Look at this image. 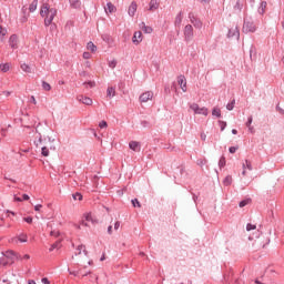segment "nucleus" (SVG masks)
<instances>
[{"instance_id": "obj_59", "label": "nucleus", "mask_w": 284, "mask_h": 284, "mask_svg": "<svg viewBox=\"0 0 284 284\" xmlns=\"http://www.w3.org/2000/svg\"><path fill=\"white\" fill-rule=\"evenodd\" d=\"M226 125H227V123L223 122V123H222V126H221V130H222V131L225 130Z\"/></svg>"}, {"instance_id": "obj_25", "label": "nucleus", "mask_w": 284, "mask_h": 284, "mask_svg": "<svg viewBox=\"0 0 284 284\" xmlns=\"http://www.w3.org/2000/svg\"><path fill=\"white\" fill-rule=\"evenodd\" d=\"M242 168L252 172V162L248 160H245V162L242 164Z\"/></svg>"}, {"instance_id": "obj_48", "label": "nucleus", "mask_w": 284, "mask_h": 284, "mask_svg": "<svg viewBox=\"0 0 284 284\" xmlns=\"http://www.w3.org/2000/svg\"><path fill=\"white\" fill-rule=\"evenodd\" d=\"M11 94H12L11 91H3V92H2V95H3V97H10Z\"/></svg>"}, {"instance_id": "obj_28", "label": "nucleus", "mask_w": 284, "mask_h": 284, "mask_svg": "<svg viewBox=\"0 0 284 284\" xmlns=\"http://www.w3.org/2000/svg\"><path fill=\"white\" fill-rule=\"evenodd\" d=\"M116 94V91L114 90V88L110 87L106 90V95L112 99V97H114Z\"/></svg>"}, {"instance_id": "obj_44", "label": "nucleus", "mask_w": 284, "mask_h": 284, "mask_svg": "<svg viewBox=\"0 0 284 284\" xmlns=\"http://www.w3.org/2000/svg\"><path fill=\"white\" fill-rule=\"evenodd\" d=\"M82 57L83 59H92V54H90V52H84Z\"/></svg>"}, {"instance_id": "obj_21", "label": "nucleus", "mask_w": 284, "mask_h": 284, "mask_svg": "<svg viewBox=\"0 0 284 284\" xmlns=\"http://www.w3.org/2000/svg\"><path fill=\"white\" fill-rule=\"evenodd\" d=\"M38 6H39V1L33 0V1L30 3V6H29V11H30V12H36Z\"/></svg>"}, {"instance_id": "obj_47", "label": "nucleus", "mask_w": 284, "mask_h": 284, "mask_svg": "<svg viewBox=\"0 0 284 284\" xmlns=\"http://www.w3.org/2000/svg\"><path fill=\"white\" fill-rule=\"evenodd\" d=\"M41 207H43V205L37 204V205L34 206V211H36V212H41Z\"/></svg>"}, {"instance_id": "obj_41", "label": "nucleus", "mask_w": 284, "mask_h": 284, "mask_svg": "<svg viewBox=\"0 0 284 284\" xmlns=\"http://www.w3.org/2000/svg\"><path fill=\"white\" fill-rule=\"evenodd\" d=\"M109 68H112V69L116 68V60L110 61L109 62Z\"/></svg>"}, {"instance_id": "obj_27", "label": "nucleus", "mask_w": 284, "mask_h": 284, "mask_svg": "<svg viewBox=\"0 0 284 284\" xmlns=\"http://www.w3.org/2000/svg\"><path fill=\"white\" fill-rule=\"evenodd\" d=\"M71 8H81V1L79 0H69Z\"/></svg>"}, {"instance_id": "obj_37", "label": "nucleus", "mask_w": 284, "mask_h": 284, "mask_svg": "<svg viewBox=\"0 0 284 284\" xmlns=\"http://www.w3.org/2000/svg\"><path fill=\"white\" fill-rule=\"evenodd\" d=\"M132 205H133V207H141V203L139 202V200L138 199H134V200H132Z\"/></svg>"}, {"instance_id": "obj_26", "label": "nucleus", "mask_w": 284, "mask_h": 284, "mask_svg": "<svg viewBox=\"0 0 284 284\" xmlns=\"http://www.w3.org/2000/svg\"><path fill=\"white\" fill-rule=\"evenodd\" d=\"M8 263L10 262L8 261V257H6V253H1L0 265H8Z\"/></svg>"}, {"instance_id": "obj_61", "label": "nucleus", "mask_w": 284, "mask_h": 284, "mask_svg": "<svg viewBox=\"0 0 284 284\" xmlns=\"http://www.w3.org/2000/svg\"><path fill=\"white\" fill-rule=\"evenodd\" d=\"M108 234H112V226L108 227Z\"/></svg>"}, {"instance_id": "obj_19", "label": "nucleus", "mask_w": 284, "mask_h": 284, "mask_svg": "<svg viewBox=\"0 0 284 284\" xmlns=\"http://www.w3.org/2000/svg\"><path fill=\"white\" fill-rule=\"evenodd\" d=\"M140 28L141 30H143V32H145V34H152V27L145 26V22H142Z\"/></svg>"}, {"instance_id": "obj_5", "label": "nucleus", "mask_w": 284, "mask_h": 284, "mask_svg": "<svg viewBox=\"0 0 284 284\" xmlns=\"http://www.w3.org/2000/svg\"><path fill=\"white\" fill-rule=\"evenodd\" d=\"M152 99H154V92L146 91L140 95L139 101L140 103H148V101H152Z\"/></svg>"}, {"instance_id": "obj_52", "label": "nucleus", "mask_w": 284, "mask_h": 284, "mask_svg": "<svg viewBox=\"0 0 284 284\" xmlns=\"http://www.w3.org/2000/svg\"><path fill=\"white\" fill-rule=\"evenodd\" d=\"M22 199H23V201H30V195L23 194V195H22Z\"/></svg>"}, {"instance_id": "obj_40", "label": "nucleus", "mask_w": 284, "mask_h": 284, "mask_svg": "<svg viewBox=\"0 0 284 284\" xmlns=\"http://www.w3.org/2000/svg\"><path fill=\"white\" fill-rule=\"evenodd\" d=\"M60 243L61 242H55L54 244H52L50 252H52V250H57V247H61Z\"/></svg>"}, {"instance_id": "obj_6", "label": "nucleus", "mask_w": 284, "mask_h": 284, "mask_svg": "<svg viewBox=\"0 0 284 284\" xmlns=\"http://www.w3.org/2000/svg\"><path fill=\"white\" fill-rule=\"evenodd\" d=\"M178 84L180 85L182 92H187V79H185V75L178 77Z\"/></svg>"}, {"instance_id": "obj_60", "label": "nucleus", "mask_w": 284, "mask_h": 284, "mask_svg": "<svg viewBox=\"0 0 284 284\" xmlns=\"http://www.w3.org/2000/svg\"><path fill=\"white\" fill-rule=\"evenodd\" d=\"M28 284H37V282H34V280H29Z\"/></svg>"}, {"instance_id": "obj_55", "label": "nucleus", "mask_w": 284, "mask_h": 284, "mask_svg": "<svg viewBox=\"0 0 284 284\" xmlns=\"http://www.w3.org/2000/svg\"><path fill=\"white\" fill-rule=\"evenodd\" d=\"M51 236H59V232L58 231H52Z\"/></svg>"}, {"instance_id": "obj_18", "label": "nucleus", "mask_w": 284, "mask_h": 284, "mask_svg": "<svg viewBox=\"0 0 284 284\" xmlns=\"http://www.w3.org/2000/svg\"><path fill=\"white\" fill-rule=\"evenodd\" d=\"M149 10L151 12H154V10H159V1L156 0H151L149 4Z\"/></svg>"}, {"instance_id": "obj_62", "label": "nucleus", "mask_w": 284, "mask_h": 284, "mask_svg": "<svg viewBox=\"0 0 284 284\" xmlns=\"http://www.w3.org/2000/svg\"><path fill=\"white\" fill-rule=\"evenodd\" d=\"M14 201H18L19 203H21V197L14 196Z\"/></svg>"}, {"instance_id": "obj_12", "label": "nucleus", "mask_w": 284, "mask_h": 284, "mask_svg": "<svg viewBox=\"0 0 284 284\" xmlns=\"http://www.w3.org/2000/svg\"><path fill=\"white\" fill-rule=\"evenodd\" d=\"M12 243H28V235L20 234L18 237L12 239Z\"/></svg>"}, {"instance_id": "obj_10", "label": "nucleus", "mask_w": 284, "mask_h": 284, "mask_svg": "<svg viewBox=\"0 0 284 284\" xmlns=\"http://www.w3.org/2000/svg\"><path fill=\"white\" fill-rule=\"evenodd\" d=\"M4 256L7 257V261L9 263H14V260L19 258V256H17V253H14V251H7L4 253Z\"/></svg>"}, {"instance_id": "obj_35", "label": "nucleus", "mask_w": 284, "mask_h": 284, "mask_svg": "<svg viewBox=\"0 0 284 284\" xmlns=\"http://www.w3.org/2000/svg\"><path fill=\"white\" fill-rule=\"evenodd\" d=\"M6 34H8V30L3 29V27L0 26V37L3 39V37H6Z\"/></svg>"}, {"instance_id": "obj_49", "label": "nucleus", "mask_w": 284, "mask_h": 284, "mask_svg": "<svg viewBox=\"0 0 284 284\" xmlns=\"http://www.w3.org/2000/svg\"><path fill=\"white\" fill-rule=\"evenodd\" d=\"M250 126H252V116H250L246 122V128H250Z\"/></svg>"}, {"instance_id": "obj_9", "label": "nucleus", "mask_w": 284, "mask_h": 284, "mask_svg": "<svg viewBox=\"0 0 284 284\" xmlns=\"http://www.w3.org/2000/svg\"><path fill=\"white\" fill-rule=\"evenodd\" d=\"M143 41V33L141 31H135L132 38L134 45H139Z\"/></svg>"}, {"instance_id": "obj_11", "label": "nucleus", "mask_w": 284, "mask_h": 284, "mask_svg": "<svg viewBox=\"0 0 284 284\" xmlns=\"http://www.w3.org/2000/svg\"><path fill=\"white\" fill-rule=\"evenodd\" d=\"M77 101L83 103L84 105H92V99L84 95H78Z\"/></svg>"}, {"instance_id": "obj_43", "label": "nucleus", "mask_w": 284, "mask_h": 284, "mask_svg": "<svg viewBox=\"0 0 284 284\" xmlns=\"http://www.w3.org/2000/svg\"><path fill=\"white\" fill-rule=\"evenodd\" d=\"M248 203H250V200H244L240 202V207H245V205H247Z\"/></svg>"}, {"instance_id": "obj_15", "label": "nucleus", "mask_w": 284, "mask_h": 284, "mask_svg": "<svg viewBox=\"0 0 284 284\" xmlns=\"http://www.w3.org/2000/svg\"><path fill=\"white\" fill-rule=\"evenodd\" d=\"M136 9H138L136 2H132L128 10L129 16L134 17V14H136Z\"/></svg>"}, {"instance_id": "obj_24", "label": "nucleus", "mask_w": 284, "mask_h": 284, "mask_svg": "<svg viewBox=\"0 0 284 284\" xmlns=\"http://www.w3.org/2000/svg\"><path fill=\"white\" fill-rule=\"evenodd\" d=\"M181 23H183V13L180 12L176 17H175V26H181Z\"/></svg>"}, {"instance_id": "obj_2", "label": "nucleus", "mask_w": 284, "mask_h": 284, "mask_svg": "<svg viewBox=\"0 0 284 284\" xmlns=\"http://www.w3.org/2000/svg\"><path fill=\"white\" fill-rule=\"evenodd\" d=\"M75 256L78 257L79 263H83L88 261V250L85 248V245L81 244L75 248Z\"/></svg>"}, {"instance_id": "obj_54", "label": "nucleus", "mask_w": 284, "mask_h": 284, "mask_svg": "<svg viewBox=\"0 0 284 284\" xmlns=\"http://www.w3.org/2000/svg\"><path fill=\"white\" fill-rule=\"evenodd\" d=\"M42 283L43 284H50V281L47 277H44V278H42Z\"/></svg>"}, {"instance_id": "obj_38", "label": "nucleus", "mask_w": 284, "mask_h": 284, "mask_svg": "<svg viewBox=\"0 0 284 284\" xmlns=\"http://www.w3.org/2000/svg\"><path fill=\"white\" fill-rule=\"evenodd\" d=\"M18 258H20V261H30V254H24L22 257L18 256Z\"/></svg>"}, {"instance_id": "obj_58", "label": "nucleus", "mask_w": 284, "mask_h": 284, "mask_svg": "<svg viewBox=\"0 0 284 284\" xmlns=\"http://www.w3.org/2000/svg\"><path fill=\"white\" fill-rule=\"evenodd\" d=\"M242 176H247V169H243Z\"/></svg>"}, {"instance_id": "obj_42", "label": "nucleus", "mask_w": 284, "mask_h": 284, "mask_svg": "<svg viewBox=\"0 0 284 284\" xmlns=\"http://www.w3.org/2000/svg\"><path fill=\"white\" fill-rule=\"evenodd\" d=\"M237 150H239V148H236V146H231V148L229 149V152H230L231 154H235Z\"/></svg>"}, {"instance_id": "obj_20", "label": "nucleus", "mask_w": 284, "mask_h": 284, "mask_svg": "<svg viewBox=\"0 0 284 284\" xmlns=\"http://www.w3.org/2000/svg\"><path fill=\"white\" fill-rule=\"evenodd\" d=\"M20 68H21L22 72H26L27 74L32 73V68H30V65L27 64V63H22V64L20 65Z\"/></svg>"}, {"instance_id": "obj_53", "label": "nucleus", "mask_w": 284, "mask_h": 284, "mask_svg": "<svg viewBox=\"0 0 284 284\" xmlns=\"http://www.w3.org/2000/svg\"><path fill=\"white\" fill-rule=\"evenodd\" d=\"M31 101L33 105H37V99L34 98V95L31 97Z\"/></svg>"}, {"instance_id": "obj_3", "label": "nucleus", "mask_w": 284, "mask_h": 284, "mask_svg": "<svg viewBox=\"0 0 284 284\" xmlns=\"http://www.w3.org/2000/svg\"><path fill=\"white\" fill-rule=\"evenodd\" d=\"M189 112H193L194 114H202V116H207L209 114L207 108H201L197 103L189 104Z\"/></svg>"}, {"instance_id": "obj_23", "label": "nucleus", "mask_w": 284, "mask_h": 284, "mask_svg": "<svg viewBox=\"0 0 284 284\" xmlns=\"http://www.w3.org/2000/svg\"><path fill=\"white\" fill-rule=\"evenodd\" d=\"M87 50H89L90 52H92L94 54L97 52V47L94 45L93 42H88Z\"/></svg>"}, {"instance_id": "obj_1", "label": "nucleus", "mask_w": 284, "mask_h": 284, "mask_svg": "<svg viewBox=\"0 0 284 284\" xmlns=\"http://www.w3.org/2000/svg\"><path fill=\"white\" fill-rule=\"evenodd\" d=\"M40 14L44 19V26H51L57 17V9L50 8V4L44 3L41 7Z\"/></svg>"}, {"instance_id": "obj_31", "label": "nucleus", "mask_w": 284, "mask_h": 284, "mask_svg": "<svg viewBox=\"0 0 284 284\" xmlns=\"http://www.w3.org/2000/svg\"><path fill=\"white\" fill-rule=\"evenodd\" d=\"M213 116L221 118V109L214 108L212 111Z\"/></svg>"}, {"instance_id": "obj_32", "label": "nucleus", "mask_w": 284, "mask_h": 284, "mask_svg": "<svg viewBox=\"0 0 284 284\" xmlns=\"http://www.w3.org/2000/svg\"><path fill=\"white\" fill-rule=\"evenodd\" d=\"M73 199L74 201H83V195H81V193H75L73 194Z\"/></svg>"}, {"instance_id": "obj_39", "label": "nucleus", "mask_w": 284, "mask_h": 284, "mask_svg": "<svg viewBox=\"0 0 284 284\" xmlns=\"http://www.w3.org/2000/svg\"><path fill=\"white\" fill-rule=\"evenodd\" d=\"M234 103H235L234 100H233L231 103H229V104L226 105V110H230V111L234 110Z\"/></svg>"}, {"instance_id": "obj_56", "label": "nucleus", "mask_w": 284, "mask_h": 284, "mask_svg": "<svg viewBox=\"0 0 284 284\" xmlns=\"http://www.w3.org/2000/svg\"><path fill=\"white\" fill-rule=\"evenodd\" d=\"M220 165H225V158H222L221 160H220Z\"/></svg>"}, {"instance_id": "obj_57", "label": "nucleus", "mask_w": 284, "mask_h": 284, "mask_svg": "<svg viewBox=\"0 0 284 284\" xmlns=\"http://www.w3.org/2000/svg\"><path fill=\"white\" fill-rule=\"evenodd\" d=\"M201 139L202 141H205V139H207V135L205 133H201Z\"/></svg>"}, {"instance_id": "obj_36", "label": "nucleus", "mask_w": 284, "mask_h": 284, "mask_svg": "<svg viewBox=\"0 0 284 284\" xmlns=\"http://www.w3.org/2000/svg\"><path fill=\"white\" fill-rule=\"evenodd\" d=\"M252 230H256V225L248 223V224L246 225V231H247V232H252Z\"/></svg>"}, {"instance_id": "obj_34", "label": "nucleus", "mask_w": 284, "mask_h": 284, "mask_svg": "<svg viewBox=\"0 0 284 284\" xmlns=\"http://www.w3.org/2000/svg\"><path fill=\"white\" fill-rule=\"evenodd\" d=\"M42 156H50V150H48V148H42Z\"/></svg>"}, {"instance_id": "obj_8", "label": "nucleus", "mask_w": 284, "mask_h": 284, "mask_svg": "<svg viewBox=\"0 0 284 284\" xmlns=\"http://www.w3.org/2000/svg\"><path fill=\"white\" fill-rule=\"evenodd\" d=\"M9 45L12 48V50H17V48H19V36L12 34L9 38Z\"/></svg>"}, {"instance_id": "obj_14", "label": "nucleus", "mask_w": 284, "mask_h": 284, "mask_svg": "<svg viewBox=\"0 0 284 284\" xmlns=\"http://www.w3.org/2000/svg\"><path fill=\"white\" fill-rule=\"evenodd\" d=\"M129 148L130 150H133V152H141V145L136 141H131Z\"/></svg>"}, {"instance_id": "obj_29", "label": "nucleus", "mask_w": 284, "mask_h": 284, "mask_svg": "<svg viewBox=\"0 0 284 284\" xmlns=\"http://www.w3.org/2000/svg\"><path fill=\"white\" fill-rule=\"evenodd\" d=\"M42 88L43 90H45V92H50L52 90V87L50 85V83L45 81L42 82Z\"/></svg>"}, {"instance_id": "obj_13", "label": "nucleus", "mask_w": 284, "mask_h": 284, "mask_svg": "<svg viewBox=\"0 0 284 284\" xmlns=\"http://www.w3.org/2000/svg\"><path fill=\"white\" fill-rule=\"evenodd\" d=\"M104 10H105L106 14H112V13L116 12V7L114 4H112V2H108Z\"/></svg>"}, {"instance_id": "obj_30", "label": "nucleus", "mask_w": 284, "mask_h": 284, "mask_svg": "<svg viewBox=\"0 0 284 284\" xmlns=\"http://www.w3.org/2000/svg\"><path fill=\"white\" fill-rule=\"evenodd\" d=\"M9 70H10V64H8V63L0 64L1 72H8Z\"/></svg>"}, {"instance_id": "obj_64", "label": "nucleus", "mask_w": 284, "mask_h": 284, "mask_svg": "<svg viewBox=\"0 0 284 284\" xmlns=\"http://www.w3.org/2000/svg\"><path fill=\"white\" fill-rule=\"evenodd\" d=\"M232 134H239V131H236V129H233Z\"/></svg>"}, {"instance_id": "obj_51", "label": "nucleus", "mask_w": 284, "mask_h": 284, "mask_svg": "<svg viewBox=\"0 0 284 284\" xmlns=\"http://www.w3.org/2000/svg\"><path fill=\"white\" fill-rule=\"evenodd\" d=\"M121 227V222H115L114 223V230H119Z\"/></svg>"}, {"instance_id": "obj_45", "label": "nucleus", "mask_w": 284, "mask_h": 284, "mask_svg": "<svg viewBox=\"0 0 284 284\" xmlns=\"http://www.w3.org/2000/svg\"><path fill=\"white\" fill-rule=\"evenodd\" d=\"M23 221L26 222V223H29V225L30 224H32V217H23Z\"/></svg>"}, {"instance_id": "obj_17", "label": "nucleus", "mask_w": 284, "mask_h": 284, "mask_svg": "<svg viewBox=\"0 0 284 284\" xmlns=\"http://www.w3.org/2000/svg\"><path fill=\"white\" fill-rule=\"evenodd\" d=\"M239 27H232L230 30H229V33H227V37L232 38V37H236L239 38Z\"/></svg>"}, {"instance_id": "obj_50", "label": "nucleus", "mask_w": 284, "mask_h": 284, "mask_svg": "<svg viewBox=\"0 0 284 284\" xmlns=\"http://www.w3.org/2000/svg\"><path fill=\"white\" fill-rule=\"evenodd\" d=\"M205 163H207V161H205V160H199L197 161V165H205Z\"/></svg>"}, {"instance_id": "obj_22", "label": "nucleus", "mask_w": 284, "mask_h": 284, "mask_svg": "<svg viewBox=\"0 0 284 284\" xmlns=\"http://www.w3.org/2000/svg\"><path fill=\"white\" fill-rule=\"evenodd\" d=\"M69 274H71L72 276H79V274H82V276H88L90 272L82 273L81 270H79V271H69Z\"/></svg>"}, {"instance_id": "obj_16", "label": "nucleus", "mask_w": 284, "mask_h": 284, "mask_svg": "<svg viewBox=\"0 0 284 284\" xmlns=\"http://www.w3.org/2000/svg\"><path fill=\"white\" fill-rule=\"evenodd\" d=\"M243 30H245V32H256V27L250 22H245Z\"/></svg>"}, {"instance_id": "obj_63", "label": "nucleus", "mask_w": 284, "mask_h": 284, "mask_svg": "<svg viewBox=\"0 0 284 284\" xmlns=\"http://www.w3.org/2000/svg\"><path fill=\"white\" fill-rule=\"evenodd\" d=\"M250 132L254 133V126H247Z\"/></svg>"}, {"instance_id": "obj_7", "label": "nucleus", "mask_w": 284, "mask_h": 284, "mask_svg": "<svg viewBox=\"0 0 284 284\" xmlns=\"http://www.w3.org/2000/svg\"><path fill=\"white\" fill-rule=\"evenodd\" d=\"M184 37L186 41H190L194 37V28L191 24H186L184 28Z\"/></svg>"}, {"instance_id": "obj_33", "label": "nucleus", "mask_w": 284, "mask_h": 284, "mask_svg": "<svg viewBox=\"0 0 284 284\" xmlns=\"http://www.w3.org/2000/svg\"><path fill=\"white\" fill-rule=\"evenodd\" d=\"M224 184L225 185H232V176L231 175H227L224 180Z\"/></svg>"}, {"instance_id": "obj_46", "label": "nucleus", "mask_w": 284, "mask_h": 284, "mask_svg": "<svg viewBox=\"0 0 284 284\" xmlns=\"http://www.w3.org/2000/svg\"><path fill=\"white\" fill-rule=\"evenodd\" d=\"M99 128H108V122L101 121Z\"/></svg>"}, {"instance_id": "obj_4", "label": "nucleus", "mask_w": 284, "mask_h": 284, "mask_svg": "<svg viewBox=\"0 0 284 284\" xmlns=\"http://www.w3.org/2000/svg\"><path fill=\"white\" fill-rule=\"evenodd\" d=\"M88 223H97V219H94V215H92V213H85L82 217L81 225L88 227Z\"/></svg>"}]
</instances>
